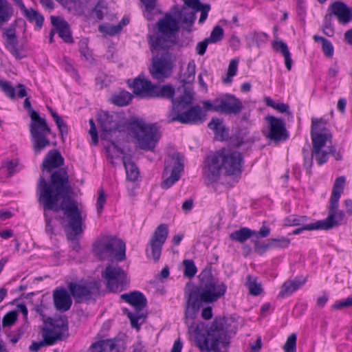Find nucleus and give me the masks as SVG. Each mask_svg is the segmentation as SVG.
Here are the masks:
<instances>
[{"label":"nucleus","mask_w":352,"mask_h":352,"mask_svg":"<svg viewBox=\"0 0 352 352\" xmlns=\"http://www.w3.org/2000/svg\"><path fill=\"white\" fill-rule=\"evenodd\" d=\"M72 193L73 188L65 168L53 172L50 182L43 176L38 180L36 194L38 201L44 210L63 212L67 221L64 226L67 239L70 241L72 249L78 252L80 246L77 236L83 232L82 219L76 202L72 198Z\"/></svg>","instance_id":"nucleus-1"},{"label":"nucleus","mask_w":352,"mask_h":352,"mask_svg":"<svg viewBox=\"0 0 352 352\" xmlns=\"http://www.w3.org/2000/svg\"><path fill=\"white\" fill-rule=\"evenodd\" d=\"M199 285L186 293L185 316L193 320L203 303L213 302L223 296L227 290L226 285L216 280L209 270H204L199 275Z\"/></svg>","instance_id":"nucleus-2"},{"label":"nucleus","mask_w":352,"mask_h":352,"mask_svg":"<svg viewBox=\"0 0 352 352\" xmlns=\"http://www.w3.org/2000/svg\"><path fill=\"white\" fill-rule=\"evenodd\" d=\"M231 322L228 318H217L206 333L198 332L197 328L195 342L200 351L221 352L219 345L227 346L230 342V334L235 333L236 327L230 328Z\"/></svg>","instance_id":"nucleus-3"},{"label":"nucleus","mask_w":352,"mask_h":352,"mask_svg":"<svg viewBox=\"0 0 352 352\" xmlns=\"http://www.w3.org/2000/svg\"><path fill=\"white\" fill-rule=\"evenodd\" d=\"M242 162L240 152L223 148L207 157L204 174L211 182L217 179L222 168L227 175H235L241 173Z\"/></svg>","instance_id":"nucleus-4"},{"label":"nucleus","mask_w":352,"mask_h":352,"mask_svg":"<svg viewBox=\"0 0 352 352\" xmlns=\"http://www.w3.org/2000/svg\"><path fill=\"white\" fill-rule=\"evenodd\" d=\"M23 107L29 111L31 119L30 123V133L32 142V148L35 154H38L45 147L50 146V141L47 135L51 133L45 119L41 118L31 106L29 98H26L23 102Z\"/></svg>","instance_id":"nucleus-5"},{"label":"nucleus","mask_w":352,"mask_h":352,"mask_svg":"<svg viewBox=\"0 0 352 352\" xmlns=\"http://www.w3.org/2000/svg\"><path fill=\"white\" fill-rule=\"evenodd\" d=\"M93 252L101 261L115 259L120 262L126 259L124 242L113 236L98 238L93 244Z\"/></svg>","instance_id":"nucleus-6"},{"label":"nucleus","mask_w":352,"mask_h":352,"mask_svg":"<svg viewBox=\"0 0 352 352\" xmlns=\"http://www.w3.org/2000/svg\"><path fill=\"white\" fill-rule=\"evenodd\" d=\"M129 125L139 148L153 151L160 138L156 125L138 119L130 121Z\"/></svg>","instance_id":"nucleus-7"},{"label":"nucleus","mask_w":352,"mask_h":352,"mask_svg":"<svg viewBox=\"0 0 352 352\" xmlns=\"http://www.w3.org/2000/svg\"><path fill=\"white\" fill-rule=\"evenodd\" d=\"M157 32L149 36L154 50L169 48L174 44L170 38L179 31L178 21L168 13L160 19L156 24Z\"/></svg>","instance_id":"nucleus-8"},{"label":"nucleus","mask_w":352,"mask_h":352,"mask_svg":"<svg viewBox=\"0 0 352 352\" xmlns=\"http://www.w3.org/2000/svg\"><path fill=\"white\" fill-rule=\"evenodd\" d=\"M129 82L130 80L128 82L134 94L142 98H172L175 95V89L171 85H154L143 74L139 75L131 83Z\"/></svg>","instance_id":"nucleus-9"},{"label":"nucleus","mask_w":352,"mask_h":352,"mask_svg":"<svg viewBox=\"0 0 352 352\" xmlns=\"http://www.w3.org/2000/svg\"><path fill=\"white\" fill-rule=\"evenodd\" d=\"M129 82L130 80L128 82L134 94L142 98H172L175 95V89L171 85H154L143 74L139 75L131 83Z\"/></svg>","instance_id":"nucleus-10"},{"label":"nucleus","mask_w":352,"mask_h":352,"mask_svg":"<svg viewBox=\"0 0 352 352\" xmlns=\"http://www.w3.org/2000/svg\"><path fill=\"white\" fill-rule=\"evenodd\" d=\"M98 121L101 130L105 133V138L111 143L113 149L124 154V150L116 144V142L123 140L125 135L124 129L120 124L118 115L113 112L102 111L98 113Z\"/></svg>","instance_id":"nucleus-11"},{"label":"nucleus","mask_w":352,"mask_h":352,"mask_svg":"<svg viewBox=\"0 0 352 352\" xmlns=\"http://www.w3.org/2000/svg\"><path fill=\"white\" fill-rule=\"evenodd\" d=\"M67 287L75 302L81 303L95 300L100 294L101 284L99 281L91 279L80 283L70 282Z\"/></svg>","instance_id":"nucleus-12"},{"label":"nucleus","mask_w":352,"mask_h":352,"mask_svg":"<svg viewBox=\"0 0 352 352\" xmlns=\"http://www.w3.org/2000/svg\"><path fill=\"white\" fill-rule=\"evenodd\" d=\"M156 55L152 58V64L149 72L153 78L158 80H164L170 76L174 60L172 54L168 51V48L160 49Z\"/></svg>","instance_id":"nucleus-13"},{"label":"nucleus","mask_w":352,"mask_h":352,"mask_svg":"<svg viewBox=\"0 0 352 352\" xmlns=\"http://www.w3.org/2000/svg\"><path fill=\"white\" fill-rule=\"evenodd\" d=\"M107 288L113 292H121L129 284L126 272L118 265H107L101 272Z\"/></svg>","instance_id":"nucleus-14"},{"label":"nucleus","mask_w":352,"mask_h":352,"mask_svg":"<svg viewBox=\"0 0 352 352\" xmlns=\"http://www.w3.org/2000/svg\"><path fill=\"white\" fill-rule=\"evenodd\" d=\"M121 298L135 307V313H132L127 309L126 313L130 320L131 327L139 329L140 324L138 323V320L144 318V316L140 311L146 306V298L142 292L138 291L123 294L121 295Z\"/></svg>","instance_id":"nucleus-15"},{"label":"nucleus","mask_w":352,"mask_h":352,"mask_svg":"<svg viewBox=\"0 0 352 352\" xmlns=\"http://www.w3.org/2000/svg\"><path fill=\"white\" fill-rule=\"evenodd\" d=\"M182 158L179 153H176L171 155L170 161L166 162V166L163 173L164 179L161 183L162 188L168 189L177 182L181 173L184 170V164Z\"/></svg>","instance_id":"nucleus-16"},{"label":"nucleus","mask_w":352,"mask_h":352,"mask_svg":"<svg viewBox=\"0 0 352 352\" xmlns=\"http://www.w3.org/2000/svg\"><path fill=\"white\" fill-rule=\"evenodd\" d=\"M168 234V226L167 224L162 223L155 230L146 248V253L148 256L151 251L152 258L157 262L160 258L162 246L164 244Z\"/></svg>","instance_id":"nucleus-17"},{"label":"nucleus","mask_w":352,"mask_h":352,"mask_svg":"<svg viewBox=\"0 0 352 352\" xmlns=\"http://www.w3.org/2000/svg\"><path fill=\"white\" fill-rule=\"evenodd\" d=\"M169 113L168 118L170 122H179L186 124H197L205 120L206 115L199 104L190 106L179 114L172 116Z\"/></svg>","instance_id":"nucleus-18"},{"label":"nucleus","mask_w":352,"mask_h":352,"mask_svg":"<svg viewBox=\"0 0 352 352\" xmlns=\"http://www.w3.org/2000/svg\"><path fill=\"white\" fill-rule=\"evenodd\" d=\"M311 140L313 144L312 155H317L320 153L326 142L331 138L327 130L320 124V120L313 119L311 122Z\"/></svg>","instance_id":"nucleus-19"},{"label":"nucleus","mask_w":352,"mask_h":352,"mask_svg":"<svg viewBox=\"0 0 352 352\" xmlns=\"http://www.w3.org/2000/svg\"><path fill=\"white\" fill-rule=\"evenodd\" d=\"M217 102L219 107L217 110L220 113L238 115L243 108L241 100L232 94H226L222 98H217Z\"/></svg>","instance_id":"nucleus-20"},{"label":"nucleus","mask_w":352,"mask_h":352,"mask_svg":"<svg viewBox=\"0 0 352 352\" xmlns=\"http://www.w3.org/2000/svg\"><path fill=\"white\" fill-rule=\"evenodd\" d=\"M270 125V131L266 136L275 142L285 141L288 138L284 121L274 116H267L265 118Z\"/></svg>","instance_id":"nucleus-21"},{"label":"nucleus","mask_w":352,"mask_h":352,"mask_svg":"<svg viewBox=\"0 0 352 352\" xmlns=\"http://www.w3.org/2000/svg\"><path fill=\"white\" fill-rule=\"evenodd\" d=\"M182 90V95L177 96L175 99H173V97L170 98L173 108L170 113H173L172 116L182 113L192 104L194 96L192 90L186 87H183Z\"/></svg>","instance_id":"nucleus-22"},{"label":"nucleus","mask_w":352,"mask_h":352,"mask_svg":"<svg viewBox=\"0 0 352 352\" xmlns=\"http://www.w3.org/2000/svg\"><path fill=\"white\" fill-rule=\"evenodd\" d=\"M338 202L333 204V202L329 203V214L324 220H319L321 230H328L333 227L340 225L344 217V212L342 210H337Z\"/></svg>","instance_id":"nucleus-23"},{"label":"nucleus","mask_w":352,"mask_h":352,"mask_svg":"<svg viewBox=\"0 0 352 352\" xmlns=\"http://www.w3.org/2000/svg\"><path fill=\"white\" fill-rule=\"evenodd\" d=\"M329 14L331 16L334 15L340 24H346L352 20V8H349L344 2H333L329 7Z\"/></svg>","instance_id":"nucleus-24"},{"label":"nucleus","mask_w":352,"mask_h":352,"mask_svg":"<svg viewBox=\"0 0 352 352\" xmlns=\"http://www.w3.org/2000/svg\"><path fill=\"white\" fill-rule=\"evenodd\" d=\"M71 294L65 288H56L53 292V300L55 308L61 312L68 311L72 305V300Z\"/></svg>","instance_id":"nucleus-25"},{"label":"nucleus","mask_w":352,"mask_h":352,"mask_svg":"<svg viewBox=\"0 0 352 352\" xmlns=\"http://www.w3.org/2000/svg\"><path fill=\"white\" fill-rule=\"evenodd\" d=\"M51 23L56 32L63 40L68 43H73V38L68 23L60 16H51Z\"/></svg>","instance_id":"nucleus-26"},{"label":"nucleus","mask_w":352,"mask_h":352,"mask_svg":"<svg viewBox=\"0 0 352 352\" xmlns=\"http://www.w3.org/2000/svg\"><path fill=\"white\" fill-rule=\"evenodd\" d=\"M64 158L57 150H51L46 155L43 161L41 168L43 170L51 172L52 169L63 165Z\"/></svg>","instance_id":"nucleus-27"},{"label":"nucleus","mask_w":352,"mask_h":352,"mask_svg":"<svg viewBox=\"0 0 352 352\" xmlns=\"http://www.w3.org/2000/svg\"><path fill=\"white\" fill-rule=\"evenodd\" d=\"M307 281V278L297 276L294 280H287L282 285L279 296L283 298L291 295L300 288Z\"/></svg>","instance_id":"nucleus-28"},{"label":"nucleus","mask_w":352,"mask_h":352,"mask_svg":"<svg viewBox=\"0 0 352 352\" xmlns=\"http://www.w3.org/2000/svg\"><path fill=\"white\" fill-rule=\"evenodd\" d=\"M63 337V332L60 329H56L50 324L43 328L42 338L45 340L47 346L54 344L58 340H62Z\"/></svg>","instance_id":"nucleus-29"},{"label":"nucleus","mask_w":352,"mask_h":352,"mask_svg":"<svg viewBox=\"0 0 352 352\" xmlns=\"http://www.w3.org/2000/svg\"><path fill=\"white\" fill-rule=\"evenodd\" d=\"M122 160L125 168L127 179L135 182L139 176L138 168L131 160V157L129 155H124Z\"/></svg>","instance_id":"nucleus-30"},{"label":"nucleus","mask_w":352,"mask_h":352,"mask_svg":"<svg viewBox=\"0 0 352 352\" xmlns=\"http://www.w3.org/2000/svg\"><path fill=\"white\" fill-rule=\"evenodd\" d=\"M14 14V9L7 0H0V29Z\"/></svg>","instance_id":"nucleus-31"},{"label":"nucleus","mask_w":352,"mask_h":352,"mask_svg":"<svg viewBox=\"0 0 352 352\" xmlns=\"http://www.w3.org/2000/svg\"><path fill=\"white\" fill-rule=\"evenodd\" d=\"M199 10H192L191 8H188L186 6H184L179 12V17L182 22L184 24H186L188 26V28H186L188 32H190V27L195 22L196 19L195 14Z\"/></svg>","instance_id":"nucleus-32"},{"label":"nucleus","mask_w":352,"mask_h":352,"mask_svg":"<svg viewBox=\"0 0 352 352\" xmlns=\"http://www.w3.org/2000/svg\"><path fill=\"white\" fill-rule=\"evenodd\" d=\"M21 12L23 13L24 16L29 21V22H35L36 28L38 29L42 28L43 25L44 17L41 14L32 8L29 9L25 8V9H23Z\"/></svg>","instance_id":"nucleus-33"},{"label":"nucleus","mask_w":352,"mask_h":352,"mask_svg":"<svg viewBox=\"0 0 352 352\" xmlns=\"http://www.w3.org/2000/svg\"><path fill=\"white\" fill-rule=\"evenodd\" d=\"M208 126L214 132L215 135L219 137L221 140H224L228 135L223 120L221 119L212 118L208 123Z\"/></svg>","instance_id":"nucleus-34"},{"label":"nucleus","mask_w":352,"mask_h":352,"mask_svg":"<svg viewBox=\"0 0 352 352\" xmlns=\"http://www.w3.org/2000/svg\"><path fill=\"white\" fill-rule=\"evenodd\" d=\"M254 230H252L251 229L243 227L237 230L230 234V238L233 240L238 241L239 243H243L248 239L254 236Z\"/></svg>","instance_id":"nucleus-35"},{"label":"nucleus","mask_w":352,"mask_h":352,"mask_svg":"<svg viewBox=\"0 0 352 352\" xmlns=\"http://www.w3.org/2000/svg\"><path fill=\"white\" fill-rule=\"evenodd\" d=\"M345 177L344 176L338 177L334 183L332 194L330 198L331 202L333 204L338 202L342 192H343L344 186L345 184Z\"/></svg>","instance_id":"nucleus-36"},{"label":"nucleus","mask_w":352,"mask_h":352,"mask_svg":"<svg viewBox=\"0 0 352 352\" xmlns=\"http://www.w3.org/2000/svg\"><path fill=\"white\" fill-rule=\"evenodd\" d=\"M132 99V95L126 91H120L118 94L114 95L112 98L113 104L123 107L128 105Z\"/></svg>","instance_id":"nucleus-37"},{"label":"nucleus","mask_w":352,"mask_h":352,"mask_svg":"<svg viewBox=\"0 0 352 352\" xmlns=\"http://www.w3.org/2000/svg\"><path fill=\"white\" fill-rule=\"evenodd\" d=\"M195 63L194 60L188 62L186 72L181 75V80L183 82L188 84L192 82L195 79Z\"/></svg>","instance_id":"nucleus-38"},{"label":"nucleus","mask_w":352,"mask_h":352,"mask_svg":"<svg viewBox=\"0 0 352 352\" xmlns=\"http://www.w3.org/2000/svg\"><path fill=\"white\" fill-rule=\"evenodd\" d=\"M239 59H232L229 63L227 75L226 77L222 78V81L224 84L231 83L232 78L237 72Z\"/></svg>","instance_id":"nucleus-39"},{"label":"nucleus","mask_w":352,"mask_h":352,"mask_svg":"<svg viewBox=\"0 0 352 352\" xmlns=\"http://www.w3.org/2000/svg\"><path fill=\"white\" fill-rule=\"evenodd\" d=\"M49 324L56 329H60L63 332V336L64 333L68 331V320L65 316H61L58 318L51 320Z\"/></svg>","instance_id":"nucleus-40"},{"label":"nucleus","mask_w":352,"mask_h":352,"mask_svg":"<svg viewBox=\"0 0 352 352\" xmlns=\"http://www.w3.org/2000/svg\"><path fill=\"white\" fill-rule=\"evenodd\" d=\"M246 285L249 289V292L252 296H258L261 292V285L256 283V280L252 276H248Z\"/></svg>","instance_id":"nucleus-41"},{"label":"nucleus","mask_w":352,"mask_h":352,"mask_svg":"<svg viewBox=\"0 0 352 352\" xmlns=\"http://www.w3.org/2000/svg\"><path fill=\"white\" fill-rule=\"evenodd\" d=\"M264 101L268 107H271L280 113H290L289 111V107L285 103H276L271 98L265 97Z\"/></svg>","instance_id":"nucleus-42"},{"label":"nucleus","mask_w":352,"mask_h":352,"mask_svg":"<svg viewBox=\"0 0 352 352\" xmlns=\"http://www.w3.org/2000/svg\"><path fill=\"white\" fill-rule=\"evenodd\" d=\"M18 318V314L16 311H8L2 319V326L3 328L10 327L14 325Z\"/></svg>","instance_id":"nucleus-43"},{"label":"nucleus","mask_w":352,"mask_h":352,"mask_svg":"<svg viewBox=\"0 0 352 352\" xmlns=\"http://www.w3.org/2000/svg\"><path fill=\"white\" fill-rule=\"evenodd\" d=\"M183 265L184 266V275L187 278H192L197 270L192 260H184Z\"/></svg>","instance_id":"nucleus-44"},{"label":"nucleus","mask_w":352,"mask_h":352,"mask_svg":"<svg viewBox=\"0 0 352 352\" xmlns=\"http://www.w3.org/2000/svg\"><path fill=\"white\" fill-rule=\"evenodd\" d=\"M255 252L259 255H263L268 249H272L270 239L267 243H260L258 239H252Z\"/></svg>","instance_id":"nucleus-45"},{"label":"nucleus","mask_w":352,"mask_h":352,"mask_svg":"<svg viewBox=\"0 0 352 352\" xmlns=\"http://www.w3.org/2000/svg\"><path fill=\"white\" fill-rule=\"evenodd\" d=\"M308 217L307 216H290L287 219V225L290 226H305L307 225V221Z\"/></svg>","instance_id":"nucleus-46"},{"label":"nucleus","mask_w":352,"mask_h":352,"mask_svg":"<svg viewBox=\"0 0 352 352\" xmlns=\"http://www.w3.org/2000/svg\"><path fill=\"white\" fill-rule=\"evenodd\" d=\"M223 37V30L219 25H216L212 30L210 35L207 40L210 43H215L220 41Z\"/></svg>","instance_id":"nucleus-47"},{"label":"nucleus","mask_w":352,"mask_h":352,"mask_svg":"<svg viewBox=\"0 0 352 352\" xmlns=\"http://www.w3.org/2000/svg\"><path fill=\"white\" fill-rule=\"evenodd\" d=\"M0 87L3 92L10 98L14 99L16 96L15 88L8 81L2 80L0 82Z\"/></svg>","instance_id":"nucleus-48"},{"label":"nucleus","mask_w":352,"mask_h":352,"mask_svg":"<svg viewBox=\"0 0 352 352\" xmlns=\"http://www.w3.org/2000/svg\"><path fill=\"white\" fill-rule=\"evenodd\" d=\"M102 352H118V346L113 340H100Z\"/></svg>","instance_id":"nucleus-49"},{"label":"nucleus","mask_w":352,"mask_h":352,"mask_svg":"<svg viewBox=\"0 0 352 352\" xmlns=\"http://www.w3.org/2000/svg\"><path fill=\"white\" fill-rule=\"evenodd\" d=\"M19 164V161L16 159L10 161L5 162L2 164L1 168L6 169L8 172V176H12L16 171V168Z\"/></svg>","instance_id":"nucleus-50"},{"label":"nucleus","mask_w":352,"mask_h":352,"mask_svg":"<svg viewBox=\"0 0 352 352\" xmlns=\"http://www.w3.org/2000/svg\"><path fill=\"white\" fill-rule=\"evenodd\" d=\"M283 349L285 352H296V335L291 334L284 344Z\"/></svg>","instance_id":"nucleus-51"},{"label":"nucleus","mask_w":352,"mask_h":352,"mask_svg":"<svg viewBox=\"0 0 352 352\" xmlns=\"http://www.w3.org/2000/svg\"><path fill=\"white\" fill-rule=\"evenodd\" d=\"M322 32L328 36H332L334 34V30L331 25V14H326L324 18V23L322 25Z\"/></svg>","instance_id":"nucleus-52"},{"label":"nucleus","mask_w":352,"mask_h":352,"mask_svg":"<svg viewBox=\"0 0 352 352\" xmlns=\"http://www.w3.org/2000/svg\"><path fill=\"white\" fill-rule=\"evenodd\" d=\"M270 241L272 245H273L272 249L285 248H287L290 243V240L284 236L277 239H271Z\"/></svg>","instance_id":"nucleus-53"},{"label":"nucleus","mask_w":352,"mask_h":352,"mask_svg":"<svg viewBox=\"0 0 352 352\" xmlns=\"http://www.w3.org/2000/svg\"><path fill=\"white\" fill-rule=\"evenodd\" d=\"M122 28V25L121 24L111 26L100 25L99 27L100 31L105 32L106 34L111 36H113L119 33L121 31Z\"/></svg>","instance_id":"nucleus-54"},{"label":"nucleus","mask_w":352,"mask_h":352,"mask_svg":"<svg viewBox=\"0 0 352 352\" xmlns=\"http://www.w3.org/2000/svg\"><path fill=\"white\" fill-rule=\"evenodd\" d=\"M321 227L320 226V223H318V221L309 223L307 225H305V226H300V228L293 230L292 234H299L304 230H321Z\"/></svg>","instance_id":"nucleus-55"},{"label":"nucleus","mask_w":352,"mask_h":352,"mask_svg":"<svg viewBox=\"0 0 352 352\" xmlns=\"http://www.w3.org/2000/svg\"><path fill=\"white\" fill-rule=\"evenodd\" d=\"M26 330L25 326H21L18 327L16 329L13 331L9 336L12 335V337L10 338V341L12 344H16L19 339L23 336Z\"/></svg>","instance_id":"nucleus-56"},{"label":"nucleus","mask_w":352,"mask_h":352,"mask_svg":"<svg viewBox=\"0 0 352 352\" xmlns=\"http://www.w3.org/2000/svg\"><path fill=\"white\" fill-rule=\"evenodd\" d=\"M90 125L89 134L91 137V144L96 145L98 143V132L93 119L89 120Z\"/></svg>","instance_id":"nucleus-57"},{"label":"nucleus","mask_w":352,"mask_h":352,"mask_svg":"<svg viewBox=\"0 0 352 352\" xmlns=\"http://www.w3.org/2000/svg\"><path fill=\"white\" fill-rule=\"evenodd\" d=\"M303 155H304V166L307 169V172L309 175L311 174V168L313 164V156L314 155H311L310 156H308V151L303 148L302 150Z\"/></svg>","instance_id":"nucleus-58"},{"label":"nucleus","mask_w":352,"mask_h":352,"mask_svg":"<svg viewBox=\"0 0 352 352\" xmlns=\"http://www.w3.org/2000/svg\"><path fill=\"white\" fill-rule=\"evenodd\" d=\"M272 47L274 50L281 52L283 55L289 52L287 44L282 41H274Z\"/></svg>","instance_id":"nucleus-59"},{"label":"nucleus","mask_w":352,"mask_h":352,"mask_svg":"<svg viewBox=\"0 0 352 352\" xmlns=\"http://www.w3.org/2000/svg\"><path fill=\"white\" fill-rule=\"evenodd\" d=\"M352 306V295L347 297L345 300L336 302L332 308L335 309H342Z\"/></svg>","instance_id":"nucleus-60"},{"label":"nucleus","mask_w":352,"mask_h":352,"mask_svg":"<svg viewBox=\"0 0 352 352\" xmlns=\"http://www.w3.org/2000/svg\"><path fill=\"white\" fill-rule=\"evenodd\" d=\"M270 233V228L266 226H262L259 231H255L253 234L255 236V239H258L260 238H265L269 236Z\"/></svg>","instance_id":"nucleus-61"},{"label":"nucleus","mask_w":352,"mask_h":352,"mask_svg":"<svg viewBox=\"0 0 352 352\" xmlns=\"http://www.w3.org/2000/svg\"><path fill=\"white\" fill-rule=\"evenodd\" d=\"M105 201V193L103 189H101L99 192L96 203L97 211L98 213L101 212L102 210L103 209Z\"/></svg>","instance_id":"nucleus-62"},{"label":"nucleus","mask_w":352,"mask_h":352,"mask_svg":"<svg viewBox=\"0 0 352 352\" xmlns=\"http://www.w3.org/2000/svg\"><path fill=\"white\" fill-rule=\"evenodd\" d=\"M322 51L327 57H331L333 54V47L329 41H325L322 44Z\"/></svg>","instance_id":"nucleus-63"},{"label":"nucleus","mask_w":352,"mask_h":352,"mask_svg":"<svg viewBox=\"0 0 352 352\" xmlns=\"http://www.w3.org/2000/svg\"><path fill=\"white\" fill-rule=\"evenodd\" d=\"M210 43L207 38H205L203 41L199 42L196 46L197 53L202 56L205 54L208 45Z\"/></svg>","instance_id":"nucleus-64"}]
</instances>
